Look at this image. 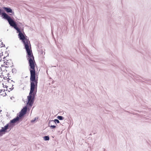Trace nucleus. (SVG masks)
Returning a JSON list of instances; mask_svg holds the SVG:
<instances>
[{
  "mask_svg": "<svg viewBox=\"0 0 151 151\" xmlns=\"http://www.w3.org/2000/svg\"><path fill=\"white\" fill-rule=\"evenodd\" d=\"M0 77L2 78V76H0Z\"/></svg>",
  "mask_w": 151,
  "mask_h": 151,
  "instance_id": "38",
  "label": "nucleus"
},
{
  "mask_svg": "<svg viewBox=\"0 0 151 151\" xmlns=\"http://www.w3.org/2000/svg\"><path fill=\"white\" fill-rule=\"evenodd\" d=\"M2 53H3V52H2V53H1V54H2V55H1V53H0V57H1V56L3 55V54H2ZM1 60H2L1 58V59H0V62L1 61Z\"/></svg>",
  "mask_w": 151,
  "mask_h": 151,
  "instance_id": "16",
  "label": "nucleus"
},
{
  "mask_svg": "<svg viewBox=\"0 0 151 151\" xmlns=\"http://www.w3.org/2000/svg\"><path fill=\"white\" fill-rule=\"evenodd\" d=\"M5 87H6V88H7L8 87V86H5Z\"/></svg>",
  "mask_w": 151,
  "mask_h": 151,
  "instance_id": "27",
  "label": "nucleus"
},
{
  "mask_svg": "<svg viewBox=\"0 0 151 151\" xmlns=\"http://www.w3.org/2000/svg\"><path fill=\"white\" fill-rule=\"evenodd\" d=\"M3 9L7 13H12L13 14H14V13L13 12L12 9L9 7H4Z\"/></svg>",
  "mask_w": 151,
  "mask_h": 151,
  "instance_id": "4",
  "label": "nucleus"
},
{
  "mask_svg": "<svg viewBox=\"0 0 151 151\" xmlns=\"http://www.w3.org/2000/svg\"><path fill=\"white\" fill-rule=\"evenodd\" d=\"M24 36L26 37V36L25 35V34H24Z\"/></svg>",
  "mask_w": 151,
  "mask_h": 151,
  "instance_id": "34",
  "label": "nucleus"
},
{
  "mask_svg": "<svg viewBox=\"0 0 151 151\" xmlns=\"http://www.w3.org/2000/svg\"><path fill=\"white\" fill-rule=\"evenodd\" d=\"M7 80L8 82H10L9 81L10 80V79L9 78H7Z\"/></svg>",
  "mask_w": 151,
  "mask_h": 151,
  "instance_id": "17",
  "label": "nucleus"
},
{
  "mask_svg": "<svg viewBox=\"0 0 151 151\" xmlns=\"http://www.w3.org/2000/svg\"><path fill=\"white\" fill-rule=\"evenodd\" d=\"M92 134H91V133L90 134V135H91Z\"/></svg>",
  "mask_w": 151,
  "mask_h": 151,
  "instance_id": "33",
  "label": "nucleus"
},
{
  "mask_svg": "<svg viewBox=\"0 0 151 151\" xmlns=\"http://www.w3.org/2000/svg\"><path fill=\"white\" fill-rule=\"evenodd\" d=\"M0 77L2 78V76H0Z\"/></svg>",
  "mask_w": 151,
  "mask_h": 151,
  "instance_id": "36",
  "label": "nucleus"
},
{
  "mask_svg": "<svg viewBox=\"0 0 151 151\" xmlns=\"http://www.w3.org/2000/svg\"><path fill=\"white\" fill-rule=\"evenodd\" d=\"M0 91H1L0 92V95L3 96H5L6 95V93H4V95L3 93H1L2 91L4 92L5 91V90H0Z\"/></svg>",
  "mask_w": 151,
  "mask_h": 151,
  "instance_id": "7",
  "label": "nucleus"
},
{
  "mask_svg": "<svg viewBox=\"0 0 151 151\" xmlns=\"http://www.w3.org/2000/svg\"><path fill=\"white\" fill-rule=\"evenodd\" d=\"M7 132L3 127H2L0 130V137L2 136L3 134Z\"/></svg>",
  "mask_w": 151,
  "mask_h": 151,
  "instance_id": "5",
  "label": "nucleus"
},
{
  "mask_svg": "<svg viewBox=\"0 0 151 151\" xmlns=\"http://www.w3.org/2000/svg\"><path fill=\"white\" fill-rule=\"evenodd\" d=\"M1 45H3V42H1Z\"/></svg>",
  "mask_w": 151,
  "mask_h": 151,
  "instance_id": "26",
  "label": "nucleus"
},
{
  "mask_svg": "<svg viewBox=\"0 0 151 151\" xmlns=\"http://www.w3.org/2000/svg\"><path fill=\"white\" fill-rule=\"evenodd\" d=\"M2 93H3V91H2ZM5 91L4 92H5Z\"/></svg>",
  "mask_w": 151,
  "mask_h": 151,
  "instance_id": "39",
  "label": "nucleus"
},
{
  "mask_svg": "<svg viewBox=\"0 0 151 151\" xmlns=\"http://www.w3.org/2000/svg\"><path fill=\"white\" fill-rule=\"evenodd\" d=\"M43 139L45 141H48L50 139V138L49 136H46L43 137Z\"/></svg>",
  "mask_w": 151,
  "mask_h": 151,
  "instance_id": "8",
  "label": "nucleus"
},
{
  "mask_svg": "<svg viewBox=\"0 0 151 151\" xmlns=\"http://www.w3.org/2000/svg\"><path fill=\"white\" fill-rule=\"evenodd\" d=\"M8 77H10V76H9V73H8Z\"/></svg>",
  "mask_w": 151,
  "mask_h": 151,
  "instance_id": "25",
  "label": "nucleus"
},
{
  "mask_svg": "<svg viewBox=\"0 0 151 151\" xmlns=\"http://www.w3.org/2000/svg\"><path fill=\"white\" fill-rule=\"evenodd\" d=\"M3 11L0 9V12H2Z\"/></svg>",
  "mask_w": 151,
  "mask_h": 151,
  "instance_id": "22",
  "label": "nucleus"
},
{
  "mask_svg": "<svg viewBox=\"0 0 151 151\" xmlns=\"http://www.w3.org/2000/svg\"><path fill=\"white\" fill-rule=\"evenodd\" d=\"M5 67L6 68V67H7V66H5Z\"/></svg>",
  "mask_w": 151,
  "mask_h": 151,
  "instance_id": "41",
  "label": "nucleus"
},
{
  "mask_svg": "<svg viewBox=\"0 0 151 151\" xmlns=\"http://www.w3.org/2000/svg\"><path fill=\"white\" fill-rule=\"evenodd\" d=\"M0 69H1V67H0Z\"/></svg>",
  "mask_w": 151,
  "mask_h": 151,
  "instance_id": "35",
  "label": "nucleus"
},
{
  "mask_svg": "<svg viewBox=\"0 0 151 151\" xmlns=\"http://www.w3.org/2000/svg\"><path fill=\"white\" fill-rule=\"evenodd\" d=\"M10 26L13 27L17 30V33H18V37L20 40H22L24 44V47L28 57L27 60L28 61L29 66V70L30 71V89H37L38 83V77L36 78V73L35 70V65L36 63L34 60V57L33 55L31 46L30 49L29 48V43L27 39V36H25L24 34L22 32L20 29L17 27V24L14 21L11 24Z\"/></svg>",
  "mask_w": 151,
  "mask_h": 151,
  "instance_id": "1",
  "label": "nucleus"
},
{
  "mask_svg": "<svg viewBox=\"0 0 151 151\" xmlns=\"http://www.w3.org/2000/svg\"><path fill=\"white\" fill-rule=\"evenodd\" d=\"M1 57H0V59H1Z\"/></svg>",
  "mask_w": 151,
  "mask_h": 151,
  "instance_id": "42",
  "label": "nucleus"
},
{
  "mask_svg": "<svg viewBox=\"0 0 151 151\" xmlns=\"http://www.w3.org/2000/svg\"><path fill=\"white\" fill-rule=\"evenodd\" d=\"M36 118H35L34 119L32 120H31V123H33L34 122H35V121L36 120Z\"/></svg>",
  "mask_w": 151,
  "mask_h": 151,
  "instance_id": "14",
  "label": "nucleus"
},
{
  "mask_svg": "<svg viewBox=\"0 0 151 151\" xmlns=\"http://www.w3.org/2000/svg\"><path fill=\"white\" fill-rule=\"evenodd\" d=\"M27 109V106L24 107L18 114H17V116L15 118L11 120L9 123L3 127L7 132L10 131L15 125V123L19 121V119H21L26 114Z\"/></svg>",
  "mask_w": 151,
  "mask_h": 151,
  "instance_id": "2",
  "label": "nucleus"
},
{
  "mask_svg": "<svg viewBox=\"0 0 151 151\" xmlns=\"http://www.w3.org/2000/svg\"><path fill=\"white\" fill-rule=\"evenodd\" d=\"M6 49H8V47H7Z\"/></svg>",
  "mask_w": 151,
  "mask_h": 151,
  "instance_id": "40",
  "label": "nucleus"
},
{
  "mask_svg": "<svg viewBox=\"0 0 151 151\" xmlns=\"http://www.w3.org/2000/svg\"><path fill=\"white\" fill-rule=\"evenodd\" d=\"M2 85H3V87H4V84L3 83L2 84Z\"/></svg>",
  "mask_w": 151,
  "mask_h": 151,
  "instance_id": "30",
  "label": "nucleus"
},
{
  "mask_svg": "<svg viewBox=\"0 0 151 151\" xmlns=\"http://www.w3.org/2000/svg\"><path fill=\"white\" fill-rule=\"evenodd\" d=\"M140 78H141V77L139 76H137L136 78H134V79H135L136 80H140Z\"/></svg>",
  "mask_w": 151,
  "mask_h": 151,
  "instance_id": "12",
  "label": "nucleus"
},
{
  "mask_svg": "<svg viewBox=\"0 0 151 151\" xmlns=\"http://www.w3.org/2000/svg\"><path fill=\"white\" fill-rule=\"evenodd\" d=\"M13 67V65H12V66H11V68Z\"/></svg>",
  "mask_w": 151,
  "mask_h": 151,
  "instance_id": "29",
  "label": "nucleus"
},
{
  "mask_svg": "<svg viewBox=\"0 0 151 151\" xmlns=\"http://www.w3.org/2000/svg\"><path fill=\"white\" fill-rule=\"evenodd\" d=\"M1 17L4 19H6L10 25L14 21L5 12H3Z\"/></svg>",
  "mask_w": 151,
  "mask_h": 151,
  "instance_id": "3",
  "label": "nucleus"
},
{
  "mask_svg": "<svg viewBox=\"0 0 151 151\" xmlns=\"http://www.w3.org/2000/svg\"><path fill=\"white\" fill-rule=\"evenodd\" d=\"M0 77L2 78V76H0Z\"/></svg>",
  "mask_w": 151,
  "mask_h": 151,
  "instance_id": "37",
  "label": "nucleus"
},
{
  "mask_svg": "<svg viewBox=\"0 0 151 151\" xmlns=\"http://www.w3.org/2000/svg\"><path fill=\"white\" fill-rule=\"evenodd\" d=\"M49 127H50V128L51 129H54L56 127V125H51L50 126H48Z\"/></svg>",
  "mask_w": 151,
  "mask_h": 151,
  "instance_id": "11",
  "label": "nucleus"
},
{
  "mask_svg": "<svg viewBox=\"0 0 151 151\" xmlns=\"http://www.w3.org/2000/svg\"><path fill=\"white\" fill-rule=\"evenodd\" d=\"M14 86V85H12V87L10 88L9 89L11 91H12V90L13 89H14V88L13 87V86Z\"/></svg>",
  "mask_w": 151,
  "mask_h": 151,
  "instance_id": "15",
  "label": "nucleus"
},
{
  "mask_svg": "<svg viewBox=\"0 0 151 151\" xmlns=\"http://www.w3.org/2000/svg\"><path fill=\"white\" fill-rule=\"evenodd\" d=\"M6 78V77H4L3 78L4 79H6V78Z\"/></svg>",
  "mask_w": 151,
  "mask_h": 151,
  "instance_id": "21",
  "label": "nucleus"
},
{
  "mask_svg": "<svg viewBox=\"0 0 151 151\" xmlns=\"http://www.w3.org/2000/svg\"><path fill=\"white\" fill-rule=\"evenodd\" d=\"M7 63V62H5V61H4V63Z\"/></svg>",
  "mask_w": 151,
  "mask_h": 151,
  "instance_id": "31",
  "label": "nucleus"
},
{
  "mask_svg": "<svg viewBox=\"0 0 151 151\" xmlns=\"http://www.w3.org/2000/svg\"><path fill=\"white\" fill-rule=\"evenodd\" d=\"M53 121L54 122H55V124L56 125L57 124V123H60V122L59 121V120H58V119H55L54 120H53Z\"/></svg>",
  "mask_w": 151,
  "mask_h": 151,
  "instance_id": "10",
  "label": "nucleus"
},
{
  "mask_svg": "<svg viewBox=\"0 0 151 151\" xmlns=\"http://www.w3.org/2000/svg\"><path fill=\"white\" fill-rule=\"evenodd\" d=\"M12 72L13 73H16V70L15 68H13L12 69Z\"/></svg>",
  "mask_w": 151,
  "mask_h": 151,
  "instance_id": "13",
  "label": "nucleus"
},
{
  "mask_svg": "<svg viewBox=\"0 0 151 151\" xmlns=\"http://www.w3.org/2000/svg\"><path fill=\"white\" fill-rule=\"evenodd\" d=\"M11 81H12V82H14V81H13L12 80Z\"/></svg>",
  "mask_w": 151,
  "mask_h": 151,
  "instance_id": "32",
  "label": "nucleus"
},
{
  "mask_svg": "<svg viewBox=\"0 0 151 151\" xmlns=\"http://www.w3.org/2000/svg\"><path fill=\"white\" fill-rule=\"evenodd\" d=\"M3 47H5V45H4H4H3ZM2 47V46L1 47Z\"/></svg>",
  "mask_w": 151,
  "mask_h": 151,
  "instance_id": "24",
  "label": "nucleus"
},
{
  "mask_svg": "<svg viewBox=\"0 0 151 151\" xmlns=\"http://www.w3.org/2000/svg\"><path fill=\"white\" fill-rule=\"evenodd\" d=\"M10 99L11 100H12L14 99V96H12L11 97Z\"/></svg>",
  "mask_w": 151,
  "mask_h": 151,
  "instance_id": "18",
  "label": "nucleus"
},
{
  "mask_svg": "<svg viewBox=\"0 0 151 151\" xmlns=\"http://www.w3.org/2000/svg\"><path fill=\"white\" fill-rule=\"evenodd\" d=\"M9 53H7V56L6 57H4V58H3V59H5L6 58V57L8 56H9Z\"/></svg>",
  "mask_w": 151,
  "mask_h": 151,
  "instance_id": "19",
  "label": "nucleus"
},
{
  "mask_svg": "<svg viewBox=\"0 0 151 151\" xmlns=\"http://www.w3.org/2000/svg\"><path fill=\"white\" fill-rule=\"evenodd\" d=\"M4 65H1V67H4Z\"/></svg>",
  "mask_w": 151,
  "mask_h": 151,
  "instance_id": "23",
  "label": "nucleus"
},
{
  "mask_svg": "<svg viewBox=\"0 0 151 151\" xmlns=\"http://www.w3.org/2000/svg\"><path fill=\"white\" fill-rule=\"evenodd\" d=\"M55 124V122H54L53 120H50L49 122L48 126L54 125Z\"/></svg>",
  "mask_w": 151,
  "mask_h": 151,
  "instance_id": "6",
  "label": "nucleus"
},
{
  "mask_svg": "<svg viewBox=\"0 0 151 151\" xmlns=\"http://www.w3.org/2000/svg\"><path fill=\"white\" fill-rule=\"evenodd\" d=\"M57 118L59 120H61L64 119V118L62 116H58L57 117Z\"/></svg>",
  "mask_w": 151,
  "mask_h": 151,
  "instance_id": "9",
  "label": "nucleus"
},
{
  "mask_svg": "<svg viewBox=\"0 0 151 151\" xmlns=\"http://www.w3.org/2000/svg\"><path fill=\"white\" fill-rule=\"evenodd\" d=\"M7 53H7H8V52H7V51H5V53Z\"/></svg>",
  "mask_w": 151,
  "mask_h": 151,
  "instance_id": "28",
  "label": "nucleus"
},
{
  "mask_svg": "<svg viewBox=\"0 0 151 151\" xmlns=\"http://www.w3.org/2000/svg\"><path fill=\"white\" fill-rule=\"evenodd\" d=\"M3 13V12H0V15H1L2 16Z\"/></svg>",
  "mask_w": 151,
  "mask_h": 151,
  "instance_id": "20",
  "label": "nucleus"
}]
</instances>
